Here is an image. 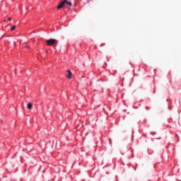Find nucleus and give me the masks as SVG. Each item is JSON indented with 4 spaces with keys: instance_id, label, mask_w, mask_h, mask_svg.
I'll return each instance as SVG.
<instances>
[{
    "instance_id": "39448f33",
    "label": "nucleus",
    "mask_w": 181,
    "mask_h": 181,
    "mask_svg": "<svg viewBox=\"0 0 181 181\" xmlns=\"http://www.w3.org/2000/svg\"><path fill=\"white\" fill-rule=\"evenodd\" d=\"M65 5H68V6H71V2L67 1L66 0V2H65Z\"/></svg>"
},
{
    "instance_id": "7ed1b4c3",
    "label": "nucleus",
    "mask_w": 181,
    "mask_h": 181,
    "mask_svg": "<svg viewBox=\"0 0 181 181\" xmlns=\"http://www.w3.org/2000/svg\"><path fill=\"white\" fill-rule=\"evenodd\" d=\"M68 74L66 75L67 78H71V76H73V73H71V71L68 70Z\"/></svg>"
},
{
    "instance_id": "423d86ee",
    "label": "nucleus",
    "mask_w": 181,
    "mask_h": 181,
    "mask_svg": "<svg viewBox=\"0 0 181 181\" xmlns=\"http://www.w3.org/2000/svg\"><path fill=\"white\" fill-rule=\"evenodd\" d=\"M11 30H15V29H16V26L14 25V26L11 27Z\"/></svg>"
},
{
    "instance_id": "f257e3e1",
    "label": "nucleus",
    "mask_w": 181,
    "mask_h": 181,
    "mask_svg": "<svg viewBox=\"0 0 181 181\" xmlns=\"http://www.w3.org/2000/svg\"><path fill=\"white\" fill-rule=\"evenodd\" d=\"M45 42L47 46H53L54 49H56V46H57V44L59 43V41L56 39L46 40Z\"/></svg>"
},
{
    "instance_id": "0eeeda50",
    "label": "nucleus",
    "mask_w": 181,
    "mask_h": 181,
    "mask_svg": "<svg viewBox=\"0 0 181 181\" xmlns=\"http://www.w3.org/2000/svg\"><path fill=\"white\" fill-rule=\"evenodd\" d=\"M8 22H11V21H12V18H11V17H8Z\"/></svg>"
},
{
    "instance_id": "f03ea898",
    "label": "nucleus",
    "mask_w": 181,
    "mask_h": 181,
    "mask_svg": "<svg viewBox=\"0 0 181 181\" xmlns=\"http://www.w3.org/2000/svg\"><path fill=\"white\" fill-rule=\"evenodd\" d=\"M66 2H67V0H63L57 6V9H62V8H64L66 6Z\"/></svg>"
},
{
    "instance_id": "6e6552de",
    "label": "nucleus",
    "mask_w": 181,
    "mask_h": 181,
    "mask_svg": "<svg viewBox=\"0 0 181 181\" xmlns=\"http://www.w3.org/2000/svg\"><path fill=\"white\" fill-rule=\"evenodd\" d=\"M29 47H30V46H27V48L29 49Z\"/></svg>"
},
{
    "instance_id": "20e7f679",
    "label": "nucleus",
    "mask_w": 181,
    "mask_h": 181,
    "mask_svg": "<svg viewBox=\"0 0 181 181\" xmlns=\"http://www.w3.org/2000/svg\"><path fill=\"white\" fill-rule=\"evenodd\" d=\"M27 108H28V110H32V108H33V104L28 103Z\"/></svg>"
}]
</instances>
